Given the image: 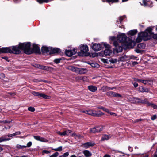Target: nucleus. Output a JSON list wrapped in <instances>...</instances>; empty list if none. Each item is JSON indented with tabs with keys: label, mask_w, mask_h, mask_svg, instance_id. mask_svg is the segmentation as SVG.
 Here are the masks:
<instances>
[{
	"label": "nucleus",
	"mask_w": 157,
	"mask_h": 157,
	"mask_svg": "<svg viewBox=\"0 0 157 157\" xmlns=\"http://www.w3.org/2000/svg\"><path fill=\"white\" fill-rule=\"evenodd\" d=\"M31 44L30 42L27 43H20L19 45L13 46L11 47V53L15 54H19L21 50H24L26 53L30 54L31 52L30 51Z\"/></svg>",
	"instance_id": "obj_1"
},
{
	"label": "nucleus",
	"mask_w": 157,
	"mask_h": 157,
	"mask_svg": "<svg viewBox=\"0 0 157 157\" xmlns=\"http://www.w3.org/2000/svg\"><path fill=\"white\" fill-rule=\"evenodd\" d=\"M149 35L147 32H141L138 34L136 41L138 42H140L142 40L147 41L149 39Z\"/></svg>",
	"instance_id": "obj_2"
},
{
	"label": "nucleus",
	"mask_w": 157,
	"mask_h": 157,
	"mask_svg": "<svg viewBox=\"0 0 157 157\" xmlns=\"http://www.w3.org/2000/svg\"><path fill=\"white\" fill-rule=\"evenodd\" d=\"M80 52H78V55L80 56H87L88 55L87 52L88 50V46L86 44H81L80 46Z\"/></svg>",
	"instance_id": "obj_3"
},
{
	"label": "nucleus",
	"mask_w": 157,
	"mask_h": 157,
	"mask_svg": "<svg viewBox=\"0 0 157 157\" xmlns=\"http://www.w3.org/2000/svg\"><path fill=\"white\" fill-rule=\"evenodd\" d=\"M113 45L115 47L113 48V52L114 53H117L121 52L122 51V47L118 42L117 41H114L113 42Z\"/></svg>",
	"instance_id": "obj_4"
},
{
	"label": "nucleus",
	"mask_w": 157,
	"mask_h": 157,
	"mask_svg": "<svg viewBox=\"0 0 157 157\" xmlns=\"http://www.w3.org/2000/svg\"><path fill=\"white\" fill-rule=\"evenodd\" d=\"M118 40L121 42L128 45V43L127 41V37L125 34L124 33L119 35L117 36Z\"/></svg>",
	"instance_id": "obj_5"
},
{
	"label": "nucleus",
	"mask_w": 157,
	"mask_h": 157,
	"mask_svg": "<svg viewBox=\"0 0 157 157\" xmlns=\"http://www.w3.org/2000/svg\"><path fill=\"white\" fill-rule=\"evenodd\" d=\"M32 94L34 96H38L39 97H42L45 99H49L50 97L45 95L43 93H40L38 92L33 91L32 92Z\"/></svg>",
	"instance_id": "obj_6"
},
{
	"label": "nucleus",
	"mask_w": 157,
	"mask_h": 157,
	"mask_svg": "<svg viewBox=\"0 0 157 157\" xmlns=\"http://www.w3.org/2000/svg\"><path fill=\"white\" fill-rule=\"evenodd\" d=\"M148 99L147 98H145L143 99H142L140 98H136V104L141 103V104H147Z\"/></svg>",
	"instance_id": "obj_7"
},
{
	"label": "nucleus",
	"mask_w": 157,
	"mask_h": 157,
	"mask_svg": "<svg viewBox=\"0 0 157 157\" xmlns=\"http://www.w3.org/2000/svg\"><path fill=\"white\" fill-rule=\"evenodd\" d=\"M11 47H8L6 48H0V53H11Z\"/></svg>",
	"instance_id": "obj_8"
},
{
	"label": "nucleus",
	"mask_w": 157,
	"mask_h": 157,
	"mask_svg": "<svg viewBox=\"0 0 157 157\" xmlns=\"http://www.w3.org/2000/svg\"><path fill=\"white\" fill-rule=\"evenodd\" d=\"M77 52L76 50L74 49L73 50H66L65 53L67 56H71L73 55H75L76 53Z\"/></svg>",
	"instance_id": "obj_9"
},
{
	"label": "nucleus",
	"mask_w": 157,
	"mask_h": 157,
	"mask_svg": "<svg viewBox=\"0 0 157 157\" xmlns=\"http://www.w3.org/2000/svg\"><path fill=\"white\" fill-rule=\"evenodd\" d=\"M33 52L36 53L40 54V48L37 44H33Z\"/></svg>",
	"instance_id": "obj_10"
},
{
	"label": "nucleus",
	"mask_w": 157,
	"mask_h": 157,
	"mask_svg": "<svg viewBox=\"0 0 157 157\" xmlns=\"http://www.w3.org/2000/svg\"><path fill=\"white\" fill-rule=\"evenodd\" d=\"M34 138L36 140L43 142H48V140L43 138L41 137L38 136H33Z\"/></svg>",
	"instance_id": "obj_11"
},
{
	"label": "nucleus",
	"mask_w": 157,
	"mask_h": 157,
	"mask_svg": "<svg viewBox=\"0 0 157 157\" xmlns=\"http://www.w3.org/2000/svg\"><path fill=\"white\" fill-rule=\"evenodd\" d=\"M71 132L72 131L71 130H67L64 131L63 132H60L58 131L57 132V133L60 136H68L70 135V134L71 133Z\"/></svg>",
	"instance_id": "obj_12"
},
{
	"label": "nucleus",
	"mask_w": 157,
	"mask_h": 157,
	"mask_svg": "<svg viewBox=\"0 0 157 157\" xmlns=\"http://www.w3.org/2000/svg\"><path fill=\"white\" fill-rule=\"evenodd\" d=\"M101 46L99 44H93L92 49L95 51H98L101 49Z\"/></svg>",
	"instance_id": "obj_13"
},
{
	"label": "nucleus",
	"mask_w": 157,
	"mask_h": 157,
	"mask_svg": "<svg viewBox=\"0 0 157 157\" xmlns=\"http://www.w3.org/2000/svg\"><path fill=\"white\" fill-rule=\"evenodd\" d=\"M50 54H52L55 53H59L60 51V49L59 48H50Z\"/></svg>",
	"instance_id": "obj_14"
},
{
	"label": "nucleus",
	"mask_w": 157,
	"mask_h": 157,
	"mask_svg": "<svg viewBox=\"0 0 157 157\" xmlns=\"http://www.w3.org/2000/svg\"><path fill=\"white\" fill-rule=\"evenodd\" d=\"M77 69V73L80 74H85L88 71L87 69L86 68H78V69Z\"/></svg>",
	"instance_id": "obj_15"
},
{
	"label": "nucleus",
	"mask_w": 157,
	"mask_h": 157,
	"mask_svg": "<svg viewBox=\"0 0 157 157\" xmlns=\"http://www.w3.org/2000/svg\"><path fill=\"white\" fill-rule=\"evenodd\" d=\"M50 48H48L45 46H43L41 48V51L43 53L45 54L46 53L50 52Z\"/></svg>",
	"instance_id": "obj_16"
},
{
	"label": "nucleus",
	"mask_w": 157,
	"mask_h": 157,
	"mask_svg": "<svg viewBox=\"0 0 157 157\" xmlns=\"http://www.w3.org/2000/svg\"><path fill=\"white\" fill-rule=\"evenodd\" d=\"M67 69L70 70L73 72H75L77 73L78 67H75L72 66H70L66 67Z\"/></svg>",
	"instance_id": "obj_17"
},
{
	"label": "nucleus",
	"mask_w": 157,
	"mask_h": 157,
	"mask_svg": "<svg viewBox=\"0 0 157 157\" xmlns=\"http://www.w3.org/2000/svg\"><path fill=\"white\" fill-rule=\"evenodd\" d=\"M109 136L106 134H103L102 136L101 140L102 141L108 140L110 138Z\"/></svg>",
	"instance_id": "obj_18"
},
{
	"label": "nucleus",
	"mask_w": 157,
	"mask_h": 157,
	"mask_svg": "<svg viewBox=\"0 0 157 157\" xmlns=\"http://www.w3.org/2000/svg\"><path fill=\"white\" fill-rule=\"evenodd\" d=\"M104 55L105 56H110L112 53V51L109 49H107L104 51Z\"/></svg>",
	"instance_id": "obj_19"
},
{
	"label": "nucleus",
	"mask_w": 157,
	"mask_h": 157,
	"mask_svg": "<svg viewBox=\"0 0 157 157\" xmlns=\"http://www.w3.org/2000/svg\"><path fill=\"white\" fill-rule=\"evenodd\" d=\"M97 89V87L93 85H90L89 86V90L92 92H95Z\"/></svg>",
	"instance_id": "obj_20"
},
{
	"label": "nucleus",
	"mask_w": 157,
	"mask_h": 157,
	"mask_svg": "<svg viewBox=\"0 0 157 157\" xmlns=\"http://www.w3.org/2000/svg\"><path fill=\"white\" fill-rule=\"evenodd\" d=\"M97 133H98L102 131L104 129V127L102 126L95 127Z\"/></svg>",
	"instance_id": "obj_21"
},
{
	"label": "nucleus",
	"mask_w": 157,
	"mask_h": 157,
	"mask_svg": "<svg viewBox=\"0 0 157 157\" xmlns=\"http://www.w3.org/2000/svg\"><path fill=\"white\" fill-rule=\"evenodd\" d=\"M139 91L141 92H148V89L147 88L141 87L139 88Z\"/></svg>",
	"instance_id": "obj_22"
},
{
	"label": "nucleus",
	"mask_w": 157,
	"mask_h": 157,
	"mask_svg": "<svg viewBox=\"0 0 157 157\" xmlns=\"http://www.w3.org/2000/svg\"><path fill=\"white\" fill-rule=\"evenodd\" d=\"M144 81L145 82H144L143 83L144 84H149L150 85H151L153 84V81L151 79H147L145 80H144Z\"/></svg>",
	"instance_id": "obj_23"
},
{
	"label": "nucleus",
	"mask_w": 157,
	"mask_h": 157,
	"mask_svg": "<svg viewBox=\"0 0 157 157\" xmlns=\"http://www.w3.org/2000/svg\"><path fill=\"white\" fill-rule=\"evenodd\" d=\"M71 136L73 137L76 139H80L81 137V136L80 134L76 135L75 133H73L71 134Z\"/></svg>",
	"instance_id": "obj_24"
},
{
	"label": "nucleus",
	"mask_w": 157,
	"mask_h": 157,
	"mask_svg": "<svg viewBox=\"0 0 157 157\" xmlns=\"http://www.w3.org/2000/svg\"><path fill=\"white\" fill-rule=\"evenodd\" d=\"M125 18L126 16H125L119 17L118 20H117V24H118V23L119 22L121 24L122 23V22L123 21V19Z\"/></svg>",
	"instance_id": "obj_25"
},
{
	"label": "nucleus",
	"mask_w": 157,
	"mask_h": 157,
	"mask_svg": "<svg viewBox=\"0 0 157 157\" xmlns=\"http://www.w3.org/2000/svg\"><path fill=\"white\" fill-rule=\"evenodd\" d=\"M147 104L148 106H151L154 109H157V105L154 104L150 103L148 101H147Z\"/></svg>",
	"instance_id": "obj_26"
},
{
	"label": "nucleus",
	"mask_w": 157,
	"mask_h": 157,
	"mask_svg": "<svg viewBox=\"0 0 157 157\" xmlns=\"http://www.w3.org/2000/svg\"><path fill=\"white\" fill-rule=\"evenodd\" d=\"M111 96L114 97H121V96L119 94L112 91Z\"/></svg>",
	"instance_id": "obj_27"
},
{
	"label": "nucleus",
	"mask_w": 157,
	"mask_h": 157,
	"mask_svg": "<svg viewBox=\"0 0 157 157\" xmlns=\"http://www.w3.org/2000/svg\"><path fill=\"white\" fill-rule=\"evenodd\" d=\"M137 47L138 48L141 49H143L145 48V45L143 43H140L138 45Z\"/></svg>",
	"instance_id": "obj_28"
},
{
	"label": "nucleus",
	"mask_w": 157,
	"mask_h": 157,
	"mask_svg": "<svg viewBox=\"0 0 157 157\" xmlns=\"http://www.w3.org/2000/svg\"><path fill=\"white\" fill-rule=\"evenodd\" d=\"M137 32L136 30H133L130 31L128 32V34L131 35H134Z\"/></svg>",
	"instance_id": "obj_29"
},
{
	"label": "nucleus",
	"mask_w": 157,
	"mask_h": 157,
	"mask_svg": "<svg viewBox=\"0 0 157 157\" xmlns=\"http://www.w3.org/2000/svg\"><path fill=\"white\" fill-rule=\"evenodd\" d=\"M106 1L110 5L113 3L118 2L119 0H106Z\"/></svg>",
	"instance_id": "obj_30"
},
{
	"label": "nucleus",
	"mask_w": 157,
	"mask_h": 157,
	"mask_svg": "<svg viewBox=\"0 0 157 157\" xmlns=\"http://www.w3.org/2000/svg\"><path fill=\"white\" fill-rule=\"evenodd\" d=\"M51 1V0H36V1L40 4H42L44 2L47 3Z\"/></svg>",
	"instance_id": "obj_31"
},
{
	"label": "nucleus",
	"mask_w": 157,
	"mask_h": 157,
	"mask_svg": "<svg viewBox=\"0 0 157 157\" xmlns=\"http://www.w3.org/2000/svg\"><path fill=\"white\" fill-rule=\"evenodd\" d=\"M10 140V138L6 139L3 137H0V143H1L4 141H7Z\"/></svg>",
	"instance_id": "obj_32"
},
{
	"label": "nucleus",
	"mask_w": 157,
	"mask_h": 157,
	"mask_svg": "<svg viewBox=\"0 0 157 157\" xmlns=\"http://www.w3.org/2000/svg\"><path fill=\"white\" fill-rule=\"evenodd\" d=\"M136 98L133 97H130L129 98V101L131 102L134 104H136Z\"/></svg>",
	"instance_id": "obj_33"
},
{
	"label": "nucleus",
	"mask_w": 157,
	"mask_h": 157,
	"mask_svg": "<svg viewBox=\"0 0 157 157\" xmlns=\"http://www.w3.org/2000/svg\"><path fill=\"white\" fill-rule=\"evenodd\" d=\"M89 64H90L91 67L94 68H98L99 66L98 64L97 63H89Z\"/></svg>",
	"instance_id": "obj_34"
},
{
	"label": "nucleus",
	"mask_w": 157,
	"mask_h": 157,
	"mask_svg": "<svg viewBox=\"0 0 157 157\" xmlns=\"http://www.w3.org/2000/svg\"><path fill=\"white\" fill-rule=\"evenodd\" d=\"M139 3L142 5L146 6L147 5L146 0H141V1L139 2Z\"/></svg>",
	"instance_id": "obj_35"
},
{
	"label": "nucleus",
	"mask_w": 157,
	"mask_h": 157,
	"mask_svg": "<svg viewBox=\"0 0 157 157\" xmlns=\"http://www.w3.org/2000/svg\"><path fill=\"white\" fill-rule=\"evenodd\" d=\"M146 31L148 32L147 33H148L149 35L152 34L151 32L152 29L151 28L149 27L147 28L146 30Z\"/></svg>",
	"instance_id": "obj_36"
},
{
	"label": "nucleus",
	"mask_w": 157,
	"mask_h": 157,
	"mask_svg": "<svg viewBox=\"0 0 157 157\" xmlns=\"http://www.w3.org/2000/svg\"><path fill=\"white\" fill-rule=\"evenodd\" d=\"M16 147L18 149H22L23 148H26V147L24 145H21L19 144H17L16 146Z\"/></svg>",
	"instance_id": "obj_37"
},
{
	"label": "nucleus",
	"mask_w": 157,
	"mask_h": 157,
	"mask_svg": "<svg viewBox=\"0 0 157 157\" xmlns=\"http://www.w3.org/2000/svg\"><path fill=\"white\" fill-rule=\"evenodd\" d=\"M99 109H102L103 111L106 112H109V109L107 108H105L103 107H99Z\"/></svg>",
	"instance_id": "obj_38"
},
{
	"label": "nucleus",
	"mask_w": 157,
	"mask_h": 157,
	"mask_svg": "<svg viewBox=\"0 0 157 157\" xmlns=\"http://www.w3.org/2000/svg\"><path fill=\"white\" fill-rule=\"evenodd\" d=\"M108 86H104L101 88V90L103 92H104L107 90Z\"/></svg>",
	"instance_id": "obj_39"
},
{
	"label": "nucleus",
	"mask_w": 157,
	"mask_h": 157,
	"mask_svg": "<svg viewBox=\"0 0 157 157\" xmlns=\"http://www.w3.org/2000/svg\"><path fill=\"white\" fill-rule=\"evenodd\" d=\"M55 151H61L62 150V147L60 146L58 147V148L53 149Z\"/></svg>",
	"instance_id": "obj_40"
},
{
	"label": "nucleus",
	"mask_w": 157,
	"mask_h": 157,
	"mask_svg": "<svg viewBox=\"0 0 157 157\" xmlns=\"http://www.w3.org/2000/svg\"><path fill=\"white\" fill-rule=\"evenodd\" d=\"M90 132L92 133H97L95 127L90 128Z\"/></svg>",
	"instance_id": "obj_41"
},
{
	"label": "nucleus",
	"mask_w": 157,
	"mask_h": 157,
	"mask_svg": "<svg viewBox=\"0 0 157 157\" xmlns=\"http://www.w3.org/2000/svg\"><path fill=\"white\" fill-rule=\"evenodd\" d=\"M83 153L85 156L86 157H88V151L87 150H84L83 151Z\"/></svg>",
	"instance_id": "obj_42"
},
{
	"label": "nucleus",
	"mask_w": 157,
	"mask_h": 157,
	"mask_svg": "<svg viewBox=\"0 0 157 157\" xmlns=\"http://www.w3.org/2000/svg\"><path fill=\"white\" fill-rule=\"evenodd\" d=\"M28 109L29 111L33 112L35 110V108L34 107H28Z\"/></svg>",
	"instance_id": "obj_43"
},
{
	"label": "nucleus",
	"mask_w": 157,
	"mask_h": 157,
	"mask_svg": "<svg viewBox=\"0 0 157 157\" xmlns=\"http://www.w3.org/2000/svg\"><path fill=\"white\" fill-rule=\"evenodd\" d=\"M59 155L58 152H56L55 153L53 154L52 155L50 156V157H56Z\"/></svg>",
	"instance_id": "obj_44"
},
{
	"label": "nucleus",
	"mask_w": 157,
	"mask_h": 157,
	"mask_svg": "<svg viewBox=\"0 0 157 157\" xmlns=\"http://www.w3.org/2000/svg\"><path fill=\"white\" fill-rule=\"evenodd\" d=\"M61 60V58L56 59L54 60V62L56 63H58L60 62V61Z\"/></svg>",
	"instance_id": "obj_45"
},
{
	"label": "nucleus",
	"mask_w": 157,
	"mask_h": 157,
	"mask_svg": "<svg viewBox=\"0 0 157 157\" xmlns=\"http://www.w3.org/2000/svg\"><path fill=\"white\" fill-rule=\"evenodd\" d=\"M109 62L112 63H116L117 62V59H112L109 60Z\"/></svg>",
	"instance_id": "obj_46"
},
{
	"label": "nucleus",
	"mask_w": 157,
	"mask_h": 157,
	"mask_svg": "<svg viewBox=\"0 0 157 157\" xmlns=\"http://www.w3.org/2000/svg\"><path fill=\"white\" fill-rule=\"evenodd\" d=\"M89 115H91L93 116H95L96 114L94 113L92 110H89Z\"/></svg>",
	"instance_id": "obj_47"
},
{
	"label": "nucleus",
	"mask_w": 157,
	"mask_h": 157,
	"mask_svg": "<svg viewBox=\"0 0 157 157\" xmlns=\"http://www.w3.org/2000/svg\"><path fill=\"white\" fill-rule=\"evenodd\" d=\"M38 67L41 69H43V70L47 69L46 67L45 66H42V65H39V67Z\"/></svg>",
	"instance_id": "obj_48"
},
{
	"label": "nucleus",
	"mask_w": 157,
	"mask_h": 157,
	"mask_svg": "<svg viewBox=\"0 0 157 157\" xmlns=\"http://www.w3.org/2000/svg\"><path fill=\"white\" fill-rule=\"evenodd\" d=\"M32 142L30 141V142H29L28 143H27V145L26 146H25L26 147V148L27 147H31L32 145Z\"/></svg>",
	"instance_id": "obj_49"
},
{
	"label": "nucleus",
	"mask_w": 157,
	"mask_h": 157,
	"mask_svg": "<svg viewBox=\"0 0 157 157\" xmlns=\"http://www.w3.org/2000/svg\"><path fill=\"white\" fill-rule=\"evenodd\" d=\"M107 113H109L110 115L113 116H116L117 115L116 113L112 112H110L109 111V112H107Z\"/></svg>",
	"instance_id": "obj_50"
},
{
	"label": "nucleus",
	"mask_w": 157,
	"mask_h": 157,
	"mask_svg": "<svg viewBox=\"0 0 157 157\" xmlns=\"http://www.w3.org/2000/svg\"><path fill=\"white\" fill-rule=\"evenodd\" d=\"M142 120L141 119H138L132 121L133 123H136Z\"/></svg>",
	"instance_id": "obj_51"
},
{
	"label": "nucleus",
	"mask_w": 157,
	"mask_h": 157,
	"mask_svg": "<svg viewBox=\"0 0 157 157\" xmlns=\"http://www.w3.org/2000/svg\"><path fill=\"white\" fill-rule=\"evenodd\" d=\"M103 45L105 47V48H107V49H109V48L110 47V46L109 45L105 43H103Z\"/></svg>",
	"instance_id": "obj_52"
},
{
	"label": "nucleus",
	"mask_w": 157,
	"mask_h": 157,
	"mask_svg": "<svg viewBox=\"0 0 157 157\" xmlns=\"http://www.w3.org/2000/svg\"><path fill=\"white\" fill-rule=\"evenodd\" d=\"M157 118V116H156V115H154L153 116H152L151 117V119L152 120H154L155 119Z\"/></svg>",
	"instance_id": "obj_53"
},
{
	"label": "nucleus",
	"mask_w": 157,
	"mask_h": 157,
	"mask_svg": "<svg viewBox=\"0 0 157 157\" xmlns=\"http://www.w3.org/2000/svg\"><path fill=\"white\" fill-rule=\"evenodd\" d=\"M95 144L94 142H89V146H93Z\"/></svg>",
	"instance_id": "obj_54"
},
{
	"label": "nucleus",
	"mask_w": 157,
	"mask_h": 157,
	"mask_svg": "<svg viewBox=\"0 0 157 157\" xmlns=\"http://www.w3.org/2000/svg\"><path fill=\"white\" fill-rule=\"evenodd\" d=\"M112 91H109V92H107L106 93V94L108 96H111V94H112Z\"/></svg>",
	"instance_id": "obj_55"
},
{
	"label": "nucleus",
	"mask_w": 157,
	"mask_h": 157,
	"mask_svg": "<svg viewBox=\"0 0 157 157\" xmlns=\"http://www.w3.org/2000/svg\"><path fill=\"white\" fill-rule=\"evenodd\" d=\"M102 61L105 63H108V59H102Z\"/></svg>",
	"instance_id": "obj_56"
},
{
	"label": "nucleus",
	"mask_w": 157,
	"mask_h": 157,
	"mask_svg": "<svg viewBox=\"0 0 157 157\" xmlns=\"http://www.w3.org/2000/svg\"><path fill=\"white\" fill-rule=\"evenodd\" d=\"M15 136V134L14 133L12 134H8V135L7 136L9 137H12Z\"/></svg>",
	"instance_id": "obj_57"
},
{
	"label": "nucleus",
	"mask_w": 157,
	"mask_h": 157,
	"mask_svg": "<svg viewBox=\"0 0 157 157\" xmlns=\"http://www.w3.org/2000/svg\"><path fill=\"white\" fill-rule=\"evenodd\" d=\"M12 122V121H10L8 120H4V124L6 123H9Z\"/></svg>",
	"instance_id": "obj_58"
},
{
	"label": "nucleus",
	"mask_w": 157,
	"mask_h": 157,
	"mask_svg": "<svg viewBox=\"0 0 157 157\" xmlns=\"http://www.w3.org/2000/svg\"><path fill=\"white\" fill-rule=\"evenodd\" d=\"M136 81L138 82H141L142 83H143L144 82H145L144 81V80L140 79H136Z\"/></svg>",
	"instance_id": "obj_59"
},
{
	"label": "nucleus",
	"mask_w": 157,
	"mask_h": 157,
	"mask_svg": "<svg viewBox=\"0 0 157 157\" xmlns=\"http://www.w3.org/2000/svg\"><path fill=\"white\" fill-rule=\"evenodd\" d=\"M137 57L133 55L131 56H130V59H135Z\"/></svg>",
	"instance_id": "obj_60"
},
{
	"label": "nucleus",
	"mask_w": 157,
	"mask_h": 157,
	"mask_svg": "<svg viewBox=\"0 0 157 157\" xmlns=\"http://www.w3.org/2000/svg\"><path fill=\"white\" fill-rule=\"evenodd\" d=\"M83 146L84 147H88V142H87L83 144Z\"/></svg>",
	"instance_id": "obj_61"
},
{
	"label": "nucleus",
	"mask_w": 157,
	"mask_h": 157,
	"mask_svg": "<svg viewBox=\"0 0 157 157\" xmlns=\"http://www.w3.org/2000/svg\"><path fill=\"white\" fill-rule=\"evenodd\" d=\"M110 39L112 40H114L116 39V37L114 36H112L110 37Z\"/></svg>",
	"instance_id": "obj_62"
},
{
	"label": "nucleus",
	"mask_w": 157,
	"mask_h": 157,
	"mask_svg": "<svg viewBox=\"0 0 157 157\" xmlns=\"http://www.w3.org/2000/svg\"><path fill=\"white\" fill-rule=\"evenodd\" d=\"M138 64V63L136 61L133 62L132 63V65L133 66L137 65Z\"/></svg>",
	"instance_id": "obj_63"
},
{
	"label": "nucleus",
	"mask_w": 157,
	"mask_h": 157,
	"mask_svg": "<svg viewBox=\"0 0 157 157\" xmlns=\"http://www.w3.org/2000/svg\"><path fill=\"white\" fill-rule=\"evenodd\" d=\"M153 38L155 39H157V34H153Z\"/></svg>",
	"instance_id": "obj_64"
}]
</instances>
